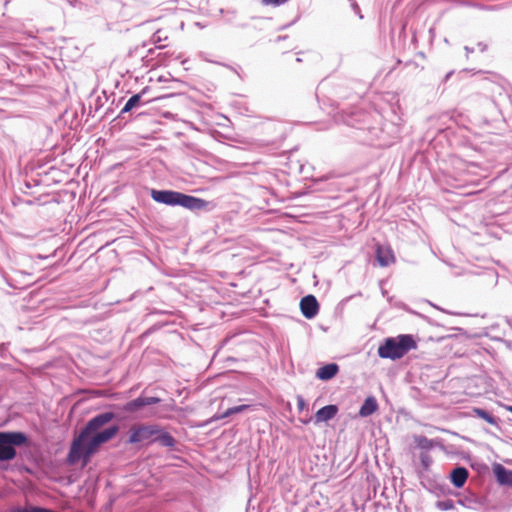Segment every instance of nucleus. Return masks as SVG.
<instances>
[{"mask_svg":"<svg viewBox=\"0 0 512 512\" xmlns=\"http://www.w3.org/2000/svg\"><path fill=\"white\" fill-rule=\"evenodd\" d=\"M144 400H145V405H152L159 401V399L155 398V397H146V398H144Z\"/></svg>","mask_w":512,"mask_h":512,"instance_id":"4be33fe9","label":"nucleus"},{"mask_svg":"<svg viewBox=\"0 0 512 512\" xmlns=\"http://www.w3.org/2000/svg\"><path fill=\"white\" fill-rule=\"evenodd\" d=\"M151 197L158 203L179 205L190 210H201L207 206V202L203 199L170 190H152Z\"/></svg>","mask_w":512,"mask_h":512,"instance_id":"f03ea898","label":"nucleus"},{"mask_svg":"<svg viewBox=\"0 0 512 512\" xmlns=\"http://www.w3.org/2000/svg\"><path fill=\"white\" fill-rule=\"evenodd\" d=\"M473 412L476 416L485 420L489 424L496 425V419L491 414H489L487 411L480 409V408H475L473 410Z\"/></svg>","mask_w":512,"mask_h":512,"instance_id":"f3484780","label":"nucleus"},{"mask_svg":"<svg viewBox=\"0 0 512 512\" xmlns=\"http://www.w3.org/2000/svg\"><path fill=\"white\" fill-rule=\"evenodd\" d=\"M113 417V413L106 412L97 415L87 423L86 427L80 435L74 439L71 445L68 455L70 463H76L80 459H83L84 463H87L91 455L97 451L100 445L106 443L116 435L118 432L117 426H111L101 430Z\"/></svg>","mask_w":512,"mask_h":512,"instance_id":"f257e3e1","label":"nucleus"},{"mask_svg":"<svg viewBox=\"0 0 512 512\" xmlns=\"http://www.w3.org/2000/svg\"><path fill=\"white\" fill-rule=\"evenodd\" d=\"M417 343L412 335L404 334L387 338L385 343L378 348L381 358L396 360L403 357L410 350L416 349Z\"/></svg>","mask_w":512,"mask_h":512,"instance_id":"7ed1b4c3","label":"nucleus"},{"mask_svg":"<svg viewBox=\"0 0 512 512\" xmlns=\"http://www.w3.org/2000/svg\"><path fill=\"white\" fill-rule=\"evenodd\" d=\"M143 406H146L145 405V400L143 397H139L133 401H130L128 402L126 405H125V410L126 411H130V412H133V411H137L139 410L140 408H142Z\"/></svg>","mask_w":512,"mask_h":512,"instance_id":"dca6fc26","label":"nucleus"},{"mask_svg":"<svg viewBox=\"0 0 512 512\" xmlns=\"http://www.w3.org/2000/svg\"><path fill=\"white\" fill-rule=\"evenodd\" d=\"M376 256L381 266H388L394 262V254L389 247L379 246L376 250Z\"/></svg>","mask_w":512,"mask_h":512,"instance_id":"1a4fd4ad","label":"nucleus"},{"mask_svg":"<svg viewBox=\"0 0 512 512\" xmlns=\"http://www.w3.org/2000/svg\"><path fill=\"white\" fill-rule=\"evenodd\" d=\"M420 461H421V464L423 465V467L425 469H428V467L432 463V458L427 453H422L420 455Z\"/></svg>","mask_w":512,"mask_h":512,"instance_id":"6ab92c4d","label":"nucleus"},{"mask_svg":"<svg viewBox=\"0 0 512 512\" xmlns=\"http://www.w3.org/2000/svg\"><path fill=\"white\" fill-rule=\"evenodd\" d=\"M300 309L302 314L307 319H312L317 315L319 305L316 298L313 295H308L301 299Z\"/></svg>","mask_w":512,"mask_h":512,"instance_id":"423d86ee","label":"nucleus"},{"mask_svg":"<svg viewBox=\"0 0 512 512\" xmlns=\"http://www.w3.org/2000/svg\"><path fill=\"white\" fill-rule=\"evenodd\" d=\"M287 1L288 0H262V3L266 6H279Z\"/></svg>","mask_w":512,"mask_h":512,"instance_id":"aec40b11","label":"nucleus"},{"mask_svg":"<svg viewBox=\"0 0 512 512\" xmlns=\"http://www.w3.org/2000/svg\"><path fill=\"white\" fill-rule=\"evenodd\" d=\"M493 472H494L499 484L512 487V471L511 470L506 469L501 464H496L493 467Z\"/></svg>","mask_w":512,"mask_h":512,"instance_id":"6e6552de","label":"nucleus"},{"mask_svg":"<svg viewBox=\"0 0 512 512\" xmlns=\"http://www.w3.org/2000/svg\"><path fill=\"white\" fill-rule=\"evenodd\" d=\"M249 408H250L249 405L235 406V407L227 409L223 414L215 416L214 419L215 420L223 419V418H226L233 414L244 412V411L248 410Z\"/></svg>","mask_w":512,"mask_h":512,"instance_id":"4468645a","label":"nucleus"},{"mask_svg":"<svg viewBox=\"0 0 512 512\" xmlns=\"http://www.w3.org/2000/svg\"><path fill=\"white\" fill-rule=\"evenodd\" d=\"M338 413V407L336 405H327L319 409L315 414V424L327 422L333 419Z\"/></svg>","mask_w":512,"mask_h":512,"instance_id":"0eeeda50","label":"nucleus"},{"mask_svg":"<svg viewBox=\"0 0 512 512\" xmlns=\"http://www.w3.org/2000/svg\"><path fill=\"white\" fill-rule=\"evenodd\" d=\"M450 478L455 487L461 488L468 478V471L464 467H457L451 472Z\"/></svg>","mask_w":512,"mask_h":512,"instance_id":"9d476101","label":"nucleus"},{"mask_svg":"<svg viewBox=\"0 0 512 512\" xmlns=\"http://www.w3.org/2000/svg\"><path fill=\"white\" fill-rule=\"evenodd\" d=\"M338 369L337 364H327L317 370L316 376L321 380H329L337 374Z\"/></svg>","mask_w":512,"mask_h":512,"instance_id":"f8f14e48","label":"nucleus"},{"mask_svg":"<svg viewBox=\"0 0 512 512\" xmlns=\"http://www.w3.org/2000/svg\"><path fill=\"white\" fill-rule=\"evenodd\" d=\"M158 432L159 429L155 425H134L130 428L128 441L132 444L153 441Z\"/></svg>","mask_w":512,"mask_h":512,"instance_id":"39448f33","label":"nucleus"},{"mask_svg":"<svg viewBox=\"0 0 512 512\" xmlns=\"http://www.w3.org/2000/svg\"><path fill=\"white\" fill-rule=\"evenodd\" d=\"M378 409V403L375 397L369 396L365 399L363 405L359 410V415L361 417H368L376 412Z\"/></svg>","mask_w":512,"mask_h":512,"instance_id":"9b49d317","label":"nucleus"},{"mask_svg":"<svg viewBox=\"0 0 512 512\" xmlns=\"http://www.w3.org/2000/svg\"><path fill=\"white\" fill-rule=\"evenodd\" d=\"M297 406L300 411L304 410L306 407V403L301 396L297 397Z\"/></svg>","mask_w":512,"mask_h":512,"instance_id":"412c9836","label":"nucleus"},{"mask_svg":"<svg viewBox=\"0 0 512 512\" xmlns=\"http://www.w3.org/2000/svg\"><path fill=\"white\" fill-rule=\"evenodd\" d=\"M415 442L422 449H430L432 447V441L424 436H417Z\"/></svg>","mask_w":512,"mask_h":512,"instance_id":"a211bd4d","label":"nucleus"},{"mask_svg":"<svg viewBox=\"0 0 512 512\" xmlns=\"http://www.w3.org/2000/svg\"><path fill=\"white\" fill-rule=\"evenodd\" d=\"M153 441H158L162 446L171 447L175 441L168 433H161L160 431L153 438Z\"/></svg>","mask_w":512,"mask_h":512,"instance_id":"ddd939ff","label":"nucleus"},{"mask_svg":"<svg viewBox=\"0 0 512 512\" xmlns=\"http://www.w3.org/2000/svg\"><path fill=\"white\" fill-rule=\"evenodd\" d=\"M145 92V90L142 91L141 94H135L132 97L129 98V100L126 102L125 106L122 109V113L129 112L134 107L138 105L141 99V95Z\"/></svg>","mask_w":512,"mask_h":512,"instance_id":"2eb2a0df","label":"nucleus"},{"mask_svg":"<svg viewBox=\"0 0 512 512\" xmlns=\"http://www.w3.org/2000/svg\"><path fill=\"white\" fill-rule=\"evenodd\" d=\"M505 408H506L507 411L512 413V406H506Z\"/></svg>","mask_w":512,"mask_h":512,"instance_id":"5701e85b","label":"nucleus"},{"mask_svg":"<svg viewBox=\"0 0 512 512\" xmlns=\"http://www.w3.org/2000/svg\"><path fill=\"white\" fill-rule=\"evenodd\" d=\"M25 434L21 432H0V460H12L16 456L14 446H20L26 442Z\"/></svg>","mask_w":512,"mask_h":512,"instance_id":"20e7f679","label":"nucleus"}]
</instances>
